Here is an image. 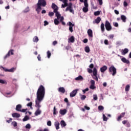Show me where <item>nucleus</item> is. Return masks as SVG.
I'll return each instance as SVG.
<instances>
[{
  "mask_svg": "<svg viewBox=\"0 0 131 131\" xmlns=\"http://www.w3.org/2000/svg\"><path fill=\"white\" fill-rule=\"evenodd\" d=\"M46 94V89L45 87L41 85L39 86L36 93V99L35 100V107L37 108V110L35 112V116H38V115H40L41 114V110L39 109L41 105H40V103L45 98V95Z\"/></svg>",
  "mask_w": 131,
  "mask_h": 131,
  "instance_id": "1",
  "label": "nucleus"
},
{
  "mask_svg": "<svg viewBox=\"0 0 131 131\" xmlns=\"http://www.w3.org/2000/svg\"><path fill=\"white\" fill-rule=\"evenodd\" d=\"M109 72L112 73L113 76H115L117 73L116 68H115L114 66H111L109 68Z\"/></svg>",
  "mask_w": 131,
  "mask_h": 131,
  "instance_id": "2",
  "label": "nucleus"
},
{
  "mask_svg": "<svg viewBox=\"0 0 131 131\" xmlns=\"http://www.w3.org/2000/svg\"><path fill=\"white\" fill-rule=\"evenodd\" d=\"M54 13H55L56 17H57V18L58 19H60V21H63L64 20V17L61 16V14H60V12L58 11H55Z\"/></svg>",
  "mask_w": 131,
  "mask_h": 131,
  "instance_id": "3",
  "label": "nucleus"
},
{
  "mask_svg": "<svg viewBox=\"0 0 131 131\" xmlns=\"http://www.w3.org/2000/svg\"><path fill=\"white\" fill-rule=\"evenodd\" d=\"M105 29L107 30V31H110L111 29H112V27H111V24L108 22V20L105 21Z\"/></svg>",
  "mask_w": 131,
  "mask_h": 131,
  "instance_id": "4",
  "label": "nucleus"
},
{
  "mask_svg": "<svg viewBox=\"0 0 131 131\" xmlns=\"http://www.w3.org/2000/svg\"><path fill=\"white\" fill-rule=\"evenodd\" d=\"M79 91V89H77L74 90H73L72 92L70 93V97L71 98H73V97H75L76 96V94H77V92Z\"/></svg>",
  "mask_w": 131,
  "mask_h": 131,
  "instance_id": "5",
  "label": "nucleus"
},
{
  "mask_svg": "<svg viewBox=\"0 0 131 131\" xmlns=\"http://www.w3.org/2000/svg\"><path fill=\"white\" fill-rule=\"evenodd\" d=\"M67 25H69V30L70 31V32H73V26H74V24H72L71 21H69L67 23Z\"/></svg>",
  "mask_w": 131,
  "mask_h": 131,
  "instance_id": "6",
  "label": "nucleus"
},
{
  "mask_svg": "<svg viewBox=\"0 0 131 131\" xmlns=\"http://www.w3.org/2000/svg\"><path fill=\"white\" fill-rule=\"evenodd\" d=\"M1 68H3V70L5 71V72H14L16 70V68H12L10 69H8L6 68H4L3 67H1Z\"/></svg>",
  "mask_w": 131,
  "mask_h": 131,
  "instance_id": "7",
  "label": "nucleus"
},
{
  "mask_svg": "<svg viewBox=\"0 0 131 131\" xmlns=\"http://www.w3.org/2000/svg\"><path fill=\"white\" fill-rule=\"evenodd\" d=\"M37 4L40 5V6H42V7H46L47 6L46 0H38Z\"/></svg>",
  "mask_w": 131,
  "mask_h": 131,
  "instance_id": "8",
  "label": "nucleus"
},
{
  "mask_svg": "<svg viewBox=\"0 0 131 131\" xmlns=\"http://www.w3.org/2000/svg\"><path fill=\"white\" fill-rule=\"evenodd\" d=\"M84 7L82 8V11L83 13H88L89 12V4H84Z\"/></svg>",
  "mask_w": 131,
  "mask_h": 131,
  "instance_id": "9",
  "label": "nucleus"
},
{
  "mask_svg": "<svg viewBox=\"0 0 131 131\" xmlns=\"http://www.w3.org/2000/svg\"><path fill=\"white\" fill-rule=\"evenodd\" d=\"M68 11H69L70 13L74 14V10H73V8L72 7L68 6L66 9V12H68Z\"/></svg>",
  "mask_w": 131,
  "mask_h": 131,
  "instance_id": "10",
  "label": "nucleus"
},
{
  "mask_svg": "<svg viewBox=\"0 0 131 131\" xmlns=\"http://www.w3.org/2000/svg\"><path fill=\"white\" fill-rule=\"evenodd\" d=\"M36 11L37 12V14H39V12L41 11V5H40L38 3L37 4Z\"/></svg>",
  "mask_w": 131,
  "mask_h": 131,
  "instance_id": "11",
  "label": "nucleus"
},
{
  "mask_svg": "<svg viewBox=\"0 0 131 131\" xmlns=\"http://www.w3.org/2000/svg\"><path fill=\"white\" fill-rule=\"evenodd\" d=\"M13 50H11L8 52V53L6 55V56L4 57V59H7L8 57H10V54L11 55H14V53L13 52Z\"/></svg>",
  "mask_w": 131,
  "mask_h": 131,
  "instance_id": "12",
  "label": "nucleus"
},
{
  "mask_svg": "<svg viewBox=\"0 0 131 131\" xmlns=\"http://www.w3.org/2000/svg\"><path fill=\"white\" fill-rule=\"evenodd\" d=\"M12 116L13 118H19L21 115L17 113H14L12 114Z\"/></svg>",
  "mask_w": 131,
  "mask_h": 131,
  "instance_id": "13",
  "label": "nucleus"
},
{
  "mask_svg": "<svg viewBox=\"0 0 131 131\" xmlns=\"http://www.w3.org/2000/svg\"><path fill=\"white\" fill-rule=\"evenodd\" d=\"M59 113L61 115L64 116L66 113H67V110L63 109V110H60L59 111Z\"/></svg>",
  "mask_w": 131,
  "mask_h": 131,
  "instance_id": "14",
  "label": "nucleus"
},
{
  "mask_svg": "<svg viewBox=\"0 0 131 131\" xmlns=\"http://www.w3.org/2000/svg\"><path fill=\"white\" fill-rule=\"evenodd\" d=\"M52 8L53 10H54V11H53L54 12L58 11V6H57V5H56V4H55V3L52 4Z\"/></svg>",
  "mask_w": 131,
  "mask_h": 131,
  "instance_id": "15",
  "label": "nucleus"
},
{
  "mask_svg": "<svg viewBox=\"0 0 131 131\" xmlns=\"http://www.w3.org/2000/svg\"><path fill=\"white\" fill-rule=\"evenodd\" d=\"M100 21L101 17H98L95 20L93 21V24H95V23H96V24H99V23H100Z\"/></svg>",
  "mask_w": 131,
  "mask_h": 131,
  "instance_id": "16",
  "label": "nucleus"
},
{
  "mask_svg": "<svg viewBox=\"0 0 131 131\" xmlns=\"http://www.w3.org/2000/svg\"><path fill=\"white\" fill-rule=\"evenodd\" d=\"M107 68L106 66H103L102 67L100 68V72H102V73H104L106 70H107Z\"/></svg>",
  "mask_w": 131,
  "mask_h": 131,
  "instance_id": "17",
  "label": "nucleus"
},
{
  "mask_svg": "<svg viewBox=\"0 0 131 131\" xmlns=\"http://www.w3.org/2000/svg\"><path fill=\"white\" fill-rule=\"evenodd\" d=\"M87 32L89 37H93V30L92 29H89Z\"/></svg>",
  "mask_w": 131,
  "mask_h": 131,
  "instance_id": "18",
  "label": "nucleus"
},
{
  "mask_svg": "<svg viewBox=\"0 0 131 131\" xmlns=\"http://www.w3.org/2000/svg\"><path fill=\"white\" fill-rule=\"evenodd\" d=\"M22 109V105L21 104H18L16 106L15 110L20 112Z\"/></svg>",
  "mask_w": 131,
  "mask_h": 131,
  "instance_id": "19",
  "label": "nucleus"
},
{
  "mask_svg": "<svg viewBox=\"0 0 131 131\" xmlns=\"http://www.w3.org/2000/svg\"><path fill=\"white\" fill-rule=\"evenodd\" d=\"M124 115H125V113H122L121 115L118 117L117 121H120V119L123 117H124Z\"/></svg>",
  "mask_w": 131,
  "mask_h": 131,
  "instance_id": "20",
  "label": "nucleus"
},
{
  "mask_svg": "<svg viewBox=\"0 0 131 131\" xmlns=\"http://www.w3.org/2000/svg\"><path fill=\"white\" fill-rule=\"evenodd\" d=\"M128 53V49L125 48L124 49L122 50V55H126Z\"/></svg>",
  "mask_w": 131,
  "mask_h": 131,
  "instance_id": "21",
  "label": "nucleus"
},
{
  "mask_svg": "<svg viewBox=\"0 0 131 131\" xmlns=\"http://www.w3.org/2000/svg\"><path fill=\"white\" fill-rule=\"evenodd\" d=\"M121 61L123 62V63H126V64H129V60L126 59V58H124V57H122L121 59Z\"/></svg>",
  "mask_w": 131,
  "mask_h": 131,
  "instance_id": "22",
  "label": "nucleus"
},
{
  "mask_svg": "<svg viewBox=\"0 0 131 131\" xmlns=\"http://www.w3.org/2000/svg\"><path fill=\"white\" fill-rule=\"evenodd\" d=\"M54 125L56 129L58 130L59 128H60V123H59V122H55Z\"/></svg>",
  "mask_w": 131,
  "mask_h": 131,
  "instance_id": "23",
  "label": "nucleus"
},
{
  "mask_svg": "<svg viewBox=\"0 0 131 131\" xmlns=\"http://www.w3.org/2000/svg\"><path fill=\"white\" fill-rule=\"evenodd\" d=\"M75 80L82 81L83 80V77L81 75H79L78 77L75 78Z\"/></svg>",
  "mask_w": 131,
  "mask_h": 131,
  "instance_id": "24",
  "label": "nucleus"
},
{
  "mask_svg": "<svg viewBox=\"0 0 131 131\" xmlns=\"http://www.w3.org/2000/svg\"><path fill=\"white\" fill-rule=\"evenodd\" d=\"M63 3V4L61 5V9H64V8H66V7H68V1H66Z\"/></svg>",
  "mask_w": 131,
  "mask_h": 131,
  "instance_id": "25",
  "label": "nucleus"
},
{
  "mask_svg": "<svg viewBox=\"0 0 131 131\" xmlns=\"http://www.w3.org/2000/svg\"><path fill=\"white\" fill-rule=\"evenodd\" d=\"M92 77H93V79H95L96 81H99L98 77H100V76L98 75H92Z\"/></svg>",
  "mask_w": 131,
  "mask_h": 131,
  "instance_id": "26",
  "label": "nucleus"
},
{
  "mask_svg": "<svg viewBox=\"0 0 131 131\" xmlns=\"http://www.w3.org/2000/svg\"><path fill=\"white\" fill-rule=\"evenodd\" d=\"M58 92H60V93H62V94H64L65 93V89L63 87H60L58 88Z\"/></svg>",
  "mask_w": 131,
  "mask_h": 131,
  "instance_id": "27",
  "label": "nucleus"
},
{
  "mask_svg": "<svg viewBox=\"0 0 131 131\" xmlns=\"http://www.w3.org/2000/svg\"><path fill=\"white\" fill-rule=\"evenodd\" d=\"M101 30L102 32H104L105 31V25L104 23H102L100 26Z\"/></svg>",
  "mask_w": 131,
  "mask_h": 131,
  "instance_id": "28",
  "label": "nucleus"
},
{
  "mask_svg": "<svg viewBox=\"0 0 131 131\" xmlns=\"http://www.w3.org/2000/svg\"><path fill=\"white\" fill-rule=\"evenodd\" d=\"M60 125L61 127H65V126H66L67 125V124H66V122L64 121V120H62L60 122Z\"/></svg>",
  "mask_w": 131,
  "mask_h": 131,
  "instance_id": "29",
  "label": "nucleus"
},
{
  "mask_svg": "<svg viewBox=\"0 0 131 131\" xmlns=\"http://www.w3.org/2000/svg\"><path fill=\"white\" fill-rule=\"evenodd\" d=\"M92 72L93 73V75H98V71L97 70V69L96 68H94Z\"/></svg>",
  "mask_w": 131,
  "mask_h": 131,
  "instance_id": "30",
  "label": "nucleus"
},
{
  "mask_svg": "<svg viewBox=\"0 0 131 131\" xmlns=\"http://www.w3.org/2000/svg\"><path fill=\"white\" fill-rule=\"evenodd\" d=\"M121 19L123 21V22H126V16H125V15H121Z\"/></svg>",
  "mask_w": 131,
  "mask_h": 131,
  "instance_id": "31",
  "label": "nucleus"
},
{
  "mask_svg": "<svg viewBox=\"0 0 131 131\" xmlns=\"http://www.w3.org/2000/svg\"><path fill=\"white\" fill-rule=\"evenodd\" d=\"M75 38L74 36H72L70 38H69V42H74Z\"/></svg>",
  "mask_w": 131,
  "mask_h": 131,
  "instance_id": "32",
  "label": "nucleus"
},
{
  "mask_svg": "<svg viewBox=\"0 0 131 131\" xmlns=\"http://www.w3.org/2000/svg\"><path fill=\"white\" fill-rule=\"evenodd\" d=\"M38 37L37 36H35L33 38V42H37L38 41Z\"/></svg>",
  "mask_w": 131,
  "mask_h": 131,
  "instance_id": "33",
  "label": "nucleus"
},
{
  "mask_svg": "<svg viewBox=\"0 0 131 131\" xmlns=\"http://www.w3.org/2000/svg\"><path fill=\"white\" fill-rule=\"evenodd\" d=\"M58 114V111L56 109V106H54L53 108V115H57Z\"/></svg>",
  "mask_w": 131,
  "mask_h": 131,
  "instance_id": "34",
  "label": "nucleus"
},
{
  "mask_svg": "<svg viewBox=\"0 0 131 131\" xmlns=\"http://www.w3.org/2000/svg\"><path fill=\"white\" fill-rule=\"evenodd\" d=\"M129 89H130V86L128 84L126 85L125 88V92H128V91H129Z\"/></svg>",
  "mask_w": 131,
  "mask_h": 131,
  "instance_id": "35",
  "label": "nucleus"
},
{
  "mask_svg": "<svg viewBox=\"0 0 131 131\" xmlns=\"http://www.w3.org/2000/svg\"><path fill=\"white\" fill-rule=\"evenodd\" d=\"M12 125L14 126V127H17V125H18V124L17 123V122L13 121L11 123Z\"/></svg>",
  "mask_w": 131,
  "mask_h": 131,
  "instance_id": "36",
  "label": "nucleus"
},
{
  "mask_svg": "<svg viewBox=\"0 0 131 131\" xmlns=\"http://www.w3.org/2000/svg\"><path fill=\"white\" fill-rule=\"evenodd\" d=\"M27 120H29V117L26 116L23 119V121L25 122L27 121Z\"/></svg>",
  "mask_w": 131,
  "mask_h": 131,
  "instance_id": "37",
  "label": "nucleus"
},
{
  "mask_svg": "<svg viewBox=\"0 0 131 131\" xmlns=\"http://www.w3.org/2000/svg\"><path fill=\"white\" fill-rule=\"evenodd\" d=\"M80 98H81V100L83 101V100H85V99L86 98V96L84 95H80Z\"/></svg>",
  "mask_w": 131,
  "mask_h": 131,
  "instance_id": "38",
  "label": "nucleus"
},
{
  "mask_svg": "<svg viewBox=\"0 0 131 131\" xmlns=\"http://www.w3.org/2000/svg\"><path fill=\"white\" fill-rule=\"evenodd\" d=\"M59 19H58V18H55L54 19V24L55 25H59V20H58Z\"/></svg>",
  "mask_w": 131,
  "mask_h": 131,
  "instance_id": "39",
  "label": "nucleus"
},
{
  "mask_svg": "<svg viewBox=\"0 0 131 131\" xmlns=\"http://www.w3.org/2000/svg\"><path fill=\"white\" fill-rule=\"evenodd\" d=\"M25 128H27V129H30L31 128V125L28 123L26 125Z\"/></svg>",
  "mask_w": 131,
  "mask_h": 131,
  "instance_id": "40",
  "label": "nucleus"
},
{
  "mask_svg": "<svg viewBox=\"0 0 131 131\" xmlns=\"http://www.w3.org/2000/svg\"><path fill=\"white\" fill-rule=\"evenodd\" d=\"M0 83H2V84H7V81L5 80L0 79Z\"/></svg>",
  "mask_w": 131,
  "mask_h": 131,
  "instance_id": "41",
  "label": "nucleus"
},
{
  "mask_svg": "<svg viewBox=\"0 0 131 131\" xmlns=\"http://www.w3.org/2000/svg\"><path fill=\"white\" fill-rule=\"evenodd\" d=\"M51 55H52V54L51 53V52H50V51H47V57L48 58V59H50L51 58Z\"/></svg>",
  "mask_w": 131,
  "mask_h": 131,
  "instance_id": "42",
  "label": "nucleus"
},
{
  "mask_svg": "<svg viewBox=\"0 0 131 131\" xmlns=\"http://www.w3.org/2000/svg\"><path fill=\"white\" fill-rule=\"evenodd\" d=\"M85 52L86 53H90V47L86 46L85 47Z\"/></svg>",
  "mask_w": 131,
  "mask_h": 131,
  "instance_id": "43",
  "label": "nucleus"
},
{
  "mask_svg": "<svg viewBox=\"0 0 131 131\" xmlns=\"http://www.w3.org/2000/svg\"><path fill=\"white\" fill-rule=\"evenodd\" d=\"M98 110H99V111H103V110H104V106L99 105L98 106Z\"/></svg>",
  "mask_w": 131,
  "mask_h": 131,
  "instance_id": "44",
  "label": "nucleus"
},
{
  "mask_svg": "<svg viewBox=\"0 0 131 131\" xmlns=\"http://www.w3.org/2000/svg\"><path fill=\"white\" fill-rule=\"evenodd\" d=\"M103 121H107V120H108V118L106 117L105 114L103 115Z\"/></svg>",
  "mask_w": 131,
  "mask_h": 131,
  "instance_id": "45",
  "label": "nucleus"
},
{
  "mask_svg": "<svg viewBox=\"0 0 131 131\" xmlns=\"http://www.w3.org/2000/svg\"><path fill=\"white\" fill-rule=\"evenodd\" d=\"M93 99L95 101H97V100H98V96H97V95H93Z\"/></svg>",
  "mask_w": 131,
  "mask_h": 131,
  "instance_id": "46",
  "label": "nucleus"
},
{
  "mask_svg": "<svg viewBox=\"0 0 131 131\" xmlns=\"http://www.w3.org/2000/svg\"><path fill=\"white\" fill-rule=\"evenodd\" d=\"M99 15H100V12L99 11L94 12V16H99Z\"/></svg>",
  "mask_w": 131,
  "mask_h": 131,
  "instance_id": "47",
  "label": "nucleus"
},
{
  "mask_svg": "<svg viewBox=\"0 0 131 131\" xmlns=\"http://www.w3.org/2000/svg\"><path fill=\"white\" fill-rule=\"evenodd\" d=\"M90 89H91V90H95V89H96V86H95V85H91L90 86Z\"/></svg>",
  "mask_w": 131,
  "mask_h": 131,
  "instance_id": "48",
  "label": "nucleus"
},
{
  "mask_svg": "<svg viewBox=\"0 0 131 131\" xmlns=\"http://www.w3.org/2000/svg\"><path fill=\"white\" fill-rule=\"evenodd\" d=\"M90 83H91V85H95V80H91L90 81Z\"/></svg>",
  "mask_w": 131,
  "mask_h": 131,
  "instance_id": "49",
  "label": "nucleus"
},
{
  "mask_svg": "<svg viewBox=\"0 0 131 131\" xmlns=\"http://www.w3.org/2000/svg\"><path fill=\"white\" fill-rule=\"evenodd\" d=\"M123 6L124 7H125V8L127 7V6H128V4H127V2H126V1H124L123 2Z\"/></svg>",
  "mask_w": 131,
  "mask_h": 131,
  "instance_id": "50",
  "label": "nucleus"
},
{
  "mask_svg": "<svg viewBox=\"0 0 131 131\" xmlns=\"http://www.w3.org/2000/svg\"><path fill=\"white\" fill-rule=\"evenodd\" d=\"M27 106L28 107H30L31 108H32V103L31 102L27 104Z\"/></svg>",
  "mask_w": 131,
  "mask_h": 131,
  "instance_id": "51",
  "label": "nucleus"
},
{
  "mask_svg": "<svg viewBox=\"0 0 131 131\" xmlns=\"http://www.w3.org/2000/svg\"><path fill=\"white\" fill-rule=\"evenodd\" d=\"M82 92H83V94H85V92H89V88H86L85 89H84V90H82Z\"/></svg>",
  "mask_w": 131,
  "mask_h": 131,
  "instance_id": "52",
  "label": "nucleus"
},
{
  "mask_svg": "<svg viewBox=\"0 0 131 131\" xmlns=\"http://www.w3.org/2000/svg\"><path fill=\"white\" fill-rule=\"evenodd\" d=\"M49 16L50 17H52V16H54V12H49Z\"/></svg>",
  "mask_w": 131,
  "mask_h": 131,
  "instance_id": "53",
  "label": "nucleus"
},
{
  "mask_svg": "<svg viewBox=\"0 0 131 131\" xmlns=\"http://www.w3.org/2000/svg\"><path fill=\"white\" fill-rule=\"evenodd\" d=\"M10 94H11V93H7L6 94H5V97H7V98H10V97H12V96H8V95Z\"/></svg>",
  "mask_w": 131,
  "mask_h": 131,
  "instance_id": "54",
  "label": "nucleus"
},
{
  "mask_svg": "<svg viewBox=\"0 0 131 131\" xmlns=\"http://www.w3.org/2000/svg\"><path fill=\"white\" fill-rule=\"evenodd\" d=\"M98 3L100 6H102L103 5V0H98Z\"/></svg>",
  "mask_w": 131,
  "mask_h": 131,
  "instance_id": "55",
  "label": "nucleus"
},
{
  "mask_svg": "<svg viewBox=\"0 0 131 131\" xmlns=\"http://www.w3.org/2000/svg\"><path fill=\"white\" fill-rule=\"evenodd\" d=\"M47 125H48V126H52V122L51 121H49L47 122Z\"/></svg>",
  "mask_w": 131,
  "mask_h": 131,
  "instance_id": "56",
  "label": "nucleus"
},
{
  "mask_svg": "<svg viewBox=\"0 0 131 131\" xmlns=\"http://www.w3.org/2000/svg\"><path fill=\"white\" fill-rule=\"evenodd\" d=\"M47 25H49V22L47 20L44 21V26H47Z\"/></svg>",
  "mask_w": 131,
  "mask_h": 131,
  "instance_id": "57",
  "label": "nucleus"
},
{
  "mask_svg": "<svg viewBox=\"0 0 131 131\" xmlns=\"http://www.w3.org/2000/svg\"><path fill=\"white\" fill-rule=\"evenodd\" d=\"M88 72H89V73H92L93 72V70L91 69H88Z\"/></svg>",
  "mask_w": 131,
  "mask_h": 131,
  "instance_id": "58",
  "label": "nucleus"
},
{
  "mask_svg": "<svg viewBox=\"0 0 131 131\" xmlns=\"http://www.w3.org/2000/svg\"><path fill=\"white\" fill-rule=\"evenodd\" d=\"M26 111H27V108L21 110L20 112H23V113H25Z\"/></svg>",
  "mask_w": 131,
  "mask_h": 131,
  "instance_id": "59",
  "label": "nucleus"
},
{
  "mask_svg": "<svg viewBox=\"0 0 131 131\" xmlns=\"http://www.w3.org/2000/svg\"><path fill=\"white\" fill-rule=\"evenodd\" d=\"M25 13H27L28 12H29V7H27L25 10Z\"/></svg>",
  "mask_w": 131,
  "mask_h": 131,
  "instance_id": "60",
  "label": "nucleus"
},
{
  "mask_svg": "<svg viewBox=\"0 0 131 131\" xmlns=\"http://www.w3.org/2000/svg\"><path fill=\"white\" fill-rule=\"evenodd\" d=\"M84 109H86V110H90V109H91V108H90V107L87 106L86 105L84 106Z\"/></svg>",
  "mask_w": 131,
  "mask_h": 131,
  "instance_id": "61",
  "label": "nucleus"
},
{
  "mask_svg": "<svg viewBox=\"0 0 131 131\" xmlns=\"http://www.w3.org/2000/svg\"><path fill=\"white\" fill-rule=\"evenodd\" d=\"M114 26H115V27H118V23H114Z\"/></svg>",
  "mask_w": 131,
  "mask_h": 131,
  "instance_id": "62",
  "label": "nucleus"
},
{
  "mask_svg": "<svg viewBox=\"0 0 131 131\" xmlns=\"http://www.w3.org/2000/svg\"><path fill=\"white\" fill-rule=\"evenodd\" d=\"M37 59L38 60V61H41V57H40V55H38L37 56Z\"/></svg>",
  "mask_w": 131,
  "mask_h": 131,
  "instance_id": "63",
  "label": "nucleus"
},
{
  "mask_svg": "<svg viewBox=\"0 0 131 131\" xmlns=\"http://www.w3.org/2000/svg\"><path fill=\"white\" fill-rule=\"evenodd\" d=\"M126 126L127 127H130V124L129 123V122H127Z\"/></svg>",
  "mask_w": 131,
  "mask_h": 131,
  "instance_id": "64",
  "label": "nucleus"
}]
</instances>
